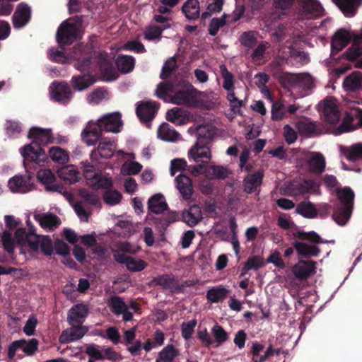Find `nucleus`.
<instances>
[{
	"instance_id": "1",
	"label": "nucleus",
	"mask_w": 362,
	"mask_h": 362,
	"mask_svg": "<svg viewBox=\"0 0 362 362\" xmlns=\"http://www.w3.org/2000/svg\"><path fill=\"white\" fill-rule=\"evenodd\" d=\"M151 219L156 230L163 235L170 224L179 221L194 227L201 221L202 215L199 207L194 205L189 210L183 211L182 214L177 211H169L160 216H153Z\"/></svg>"
},
{
	"instance_id": "2",
	"label": "nucleus",
	"mask_w": 362,
	"mask_h": 362,
	"mask_svg": "<svg viewBox=\"0 0 362 362\" xmlns=\"http://www.w3.org/2000/svg\"><path fill=\"white\" fill-rule=\"evenodd\" d=\"M175 94L171 98V102L178 105L196 107L197 105V95L199 91L188 81L183 78L177 79Z\"/></svg>"
},
{
	"instance_id": "3",
	"label": "nucleus",
	"mask_w": 362,
	"mask_h": 362,
	"mask_svg": "<svg viewBox=\"0 0 362 362\" xmlns=\"http://www.w3.org/2000/svg\"><path fill=\"white\" fill-rule=\"evenodd\" d=\"M20 153L24 158L23 164L26 172L29 173L32 165H39L46 158L45 150L37 141H32L20 148Z\"/></svg>"
},
{
	"instance_id": "4",
	"label": "nucleus",
	"mask_w": 362,
	"mask_h": 362,
	"mask_svg": "<svg viewBox=\"0 0 362 362\" xmlns=\"http://www.w3.org/2000/svg\"><path fill=\"white\" fill-rule=\"evenodd\" d=\"M78 28L75 23H70L68 20L63 21L59 26L56 38L59 45H69L77 39Z\"/></svg>"
},
{
	"instance_id": "5",
	"label": "nucleus",
	"mask_w": 362,
	"mask_h": 362,
	"mask_svg": "<svg viewBox=\"0 0 362 362\" xmlns=\"http://www.w3.org/2000/svg\"><path fill=\"white\" fill-rule=\"evenodd\" d=\"M298 14L306 19H315L324 15V8L315 0H300L298 6Z\"/></svg>"
},
{
	"instance_id": "6",
	"label": "nucleus",
	"mask_w": 362,
	"mask_h": 362,
	"mask_svg": "<svg viewBox=\"0 0 362 362\" xmlns=\"http://www.w3.org/2000/svg\"><path fill=\"white\" fill-rule=\"evenodd\" d=\"M74 58L76 60L75 68L84 71L90 68L93 58L91 49L87 45H79L74 48Z\"/></svg>"
},
{
	"instance_id": "7",
	"label": "nucleus",
	"mask_w": 362,
	"mask_h": 362,
	"mask_svg": "<svg viewBox=\"0 0 362 362\" xmlns=\"http://www.w3.org/2000/svg\"><path fill=\"white\" fill-rule=\"evenodd\" d=\"M320 185L314 180H305L302 182H291L286 187V192L290 196H299L310 192H317Z\"/></svg>"
},
{
	"instance_id": "8",
	"label": "nucleus",
	"mask_w": 362,
	"mask_h": 362,
	"mask_svg": "<svg viewBox=\"0 0 362 362\" xmlns=\"http://www.w3.org/2000/svg\"><path fill=\"white\" fill-rule=\"evenodd\" d=\"M15 238L18 244L28 245L31 251L38 252L41 238L33 230L28 232L24 228H19L15 232Z\"/></svg>"
},
{
	"instance_id": "9",
	"label": "nucleus",
	"mask_w": 362,
	"mask_h": 362,
	"mask_svg": "<svg viewBox=\"0 0 362 362\" xmlns=\"http://www.w3.org/2000/svg\"><path fill=\"white\" fill-rule=\"evenodd\" d=\"M121 117L122 115L119 112H112L103 116L95 123L100 126L102 132L105 131L117 133L120 132V129L123 125Z\"/></svg>"
},
{
	"instance_id": "10",
	"label": "nucleus",
	"mask_w": 362,
	"mask_h": 362,
	"mask_svg": "<svg viewBox=\"0 0 362 362\" xmlns=\"http://www.w3.org/2000/svg\"><path fill=\"white\" fill-rule=\"evenodd\" d=\"M359 127H362V109L357 108L354 112L346 114L337 131L341 134L354 131Z\"/></svg>"
},
{
	"instance_id": "11",
	"label": "nucleus",
	"mask_w": 362,
	"mask_h": 362,
	"mask_svg": "<svg viewBox=\"0 0 362 362\" xmlns=\"http://www.w3.org/2000/svg\"><path fill=\"white\" fill-rule=\"evenodd\" d=\"M50 89L52 98L62 104H67L72 97L71 88L65 81H54Z\"/></svg>"
},
{
	"instance_id": "12",
	"label": "nucleus",
	"mask_w": 362,
	"mask_h": 362,
	"mask_svg": "<svg viewBox=\"0 0 362 362\" xmlns=\"http://www.w3.org/2000/svg\"><path fill=\"white\" fill-rule=\"evenodd\" d=\"M28 175H16L8 181V187L11 192L18 193H26L33 190L35 187L34 183L30 182L32 178L31 173H27Z\"/></svg>"
},
{
	"instance_id": "13",
	"label": "nucleus",
	"mask_w": 362,
	"mask_h": 362,
	"mask_svg": "<svg viewBox=\"0 0 362 362\" xmlns=\"http://www.w3.org/2000/svg\"><path fill=\"white\" fill-rule=\"evenodd\" d=\"M159 103L152 101L141 102L136 109V113L141 122H150L156 116Z\"/></svg>"
},
{
	"instance_id": "14",
	"label": "nucleus",
	"mask_w": 362,
	"mask_h": 362,
	"mask_svg": "<svg viewBox=\"0 0 362 362\" xmlns=\"http://www.w3.org/2000/svg\"><path fill=\"white\" fill-rule=\"evenodd\" d=\"M37 180L45 185V189L50 192L62 193L64 186L60 183H54L56 177L50 169L41 170L37 173Z\"/></svg>"
},
{
	"instance_id": "15",
	"label": "nucleus",
	"mask_w": 362,
	"mask_h": 362,
	"mask_svg": "<svg viewBox=\"0 0 362 362\" xmlns=\"http://www.w3.org/2000/svg\"><path fill=\"white\" fill-rule=\"evenodd\" d=\"M176 188L178 189L183 200H192L194 188L192 180L187 175L180 174L175 179Z\"/></svg>"
},
{
	"instance_id": "16",
	"label": "nucleus",
	"mask_w": 362,
	"mask_h": 362,
	"mask_svg": "<svg viewBox=\"0 0 362 362\" xmlns=\"http://www.w3.org/2000/svg\"><path fill=\"white\" fill-rule=\"evenodd\" d=\"M316 262L313 260H300L292 268L294 276L300 280L307 279L312 274L315 272Z\"/></svg>"
},
{
	"instance_id": "17",
	"label": "nucleus",
	"mask_w": 362,
	"mask_h": 362,
	"mask_svg": "<svg viewBox=\"0 0 362 362\" xmlns=\"http://www.w3.org/2000/svg\"><path fill=\"white\" fill-rule=\"evenodd\" d=\"M305 159L308 168L311 173L320 175L325 170V158L321 153L309 152Z\"/></svg>"
},
{
	"instance_id": "18",
	"label": "nucleus",
	"mask_w": 362,
	"mask_h": 362,
	"mask_svg": "<svg viewBox=\"0 0 362 362\" xmlns=\"http://www.w3.org/2000/svg\"><path fill=\"white\" fill-rule=\"evenodd\" d=\"M196 142L188 151V157L194 161L199 163H207L211 158L210 148L206 144Z\"/></svg>"
},
{
	"instance_id": "19",
	"label": "nucleus",
	"mask_w": 362,
	"mask_h": 362,
	"mask_svg": "<svg viewBox=\"0 0 362 362\" xmlns=\"http://www.w3.org/2000/svg\"><path fill=\"white\" fill-rule=\"evenodd\" d=\"M71 328L64 330L60 336L62 343H69L81 339L88 331L87 327L82 325H70Z\"/></svg>"
},
{
	"instance_id": "20",
	"label": "nucleus",
	"mask_w": 362,
	"mask_h": 362,
	"mask_svg": "<svg viewBox=\"0 0 362 362\" xmlns=\"http://www.w3.org/2000/svg\"><path fill=\"white\" fill-rule=\"evenodd\" d=\"M322 116L325 121L332 125L336 124L339 121L340 112L339 107L332 99L324 100Z\"/></svg>"
},
{
	"instance_id": "21",
	"label": "nucleus",
	"mask_w": 362,
	"mask_h": 362,
	"mask_svg": "<svg viewBox=\"0 0 362 362\" xmlns=\"http://www.w3.org/2000/svg\"><path fill=\"white\" fill-rule=\"evenodd\" d=\"M102 135V131L100 126L92 121L89 122L86 127L81 133L82 140L88 146L95 145L100 141Z\"/></svg>"
},
{
	"instance_id": "22",
	"label": "nucleus",
	"mask_w": 362,
	"mask_h": 362,
	"mask_svg": "<svg viewBox=\"0 0 362 362\" xmlns=\"http://www.w3.org/2000/svg\"><path fill=\"white\" fill-rule=\"evenodd\" d=\"M31 11L30 7L21 3L12 16L13 25L15 28H21L24 27L30 19Z\"/></svg>"
},
{
	"instance_id": "23",
	"label": "nucleus",
	"mask_w": 362,
	"mask_h": 362,
	"mask_svg": "<svg viewBox=\"0 0 362 362\" xmlns=\"http://www.w3.org/2000/svg\"><path fill=\"white\" fill-rule=\"evenodd\" d=\"M98 66L103 76L108 81L116 80L118 73L112 62L107 59V54H100L98 57Z\"/></svg>"
},
{
	"instance_id": "24",
	"label": "nucleus",
	"mask_w": 362,
	"mask_h": 362,
	"mask_svg": "<svg viewBox=\"0 0 362 362\" xmlns=\"http://www.w3.org/2000/svg\"><path fill=\"white\" fill-rule=\"evenodd\" d=\"M151 284L160 286L163 290H168L171 293H176L179 291V282L173 276L170 274H162L153 279Z\"/></svg>"
},
{
	"instance_id": "25",
	"label": "nucleus",
	"mask_w": 362,
	"mask_h": 362,
	"mask_svg": "<svg viewBox=\"0 0 362 362\" xmlns=\"http://www.w3.org/2000/svg\"><path fill=\"white\" fill-rule=\"evenodd\" d=\"M86 305L79 303L74 305L68 313L67 320L69 325H82L88 315Z\"/></svg>"
},
{
	"instance_id": "26",
	"label": "nucleus",
	"mask_w": 362,
	"mask_h": 362,
	"mask_svg": "<svg viewBox=\"0 0 362 362\" xmlns=\"http://www.w3.org/2000/svg\"><path fill=\"white\" fill-rule=\"evenodd\" d=\"M334 4L346 17H353L357 12L362 0H332Z\"/></svg>"
},
{
	"instance_id": "27",
	"label": "nucleus",
	"mask_w": 362,
	"mask_h": 362,
	"mask_svg": "<svg viewBox=\"0 0 362 362\" xmlns=\"http://www.w3.org/2000/svg\"><path fill=\"white\" fill-rule=\"evenodd\" d=\"M28 137L33 139V141H37L40 146H46L52 141L51 130L40 127L30 128L28 132Z\"/></svg>"
},
{
	"instance_id": "28",
	"label": "nucleus",
	"mask_w": 362,
	"mask_h": 362,
	"mask_svg": "<svg viewBox=\"0 0 362 362\" xmlns=\"http://www.w3.org/2000/svg\"><path fill=\"white\" fill-rule=\"evenodd\" d=\"M168 204L165 200V197L161 194H156L153 195L148 201V210L149 212L156 214H164L163 212L168 210ZM160 216V215L158 216Z\"/></svg>"
},
{
	"instance_id": "29",
	"label": "nucleus",
	"mask_w": 362,
	"mask_h": 362,
	"mask_svg": "<svg viewBox=\"0 0 362 362\" xmlns=\"http://www.w3.org/2000/svg\"><path fill=\"white\" fill-rule=\"evenodd\" d=\"M264 174L257 171L247 175L243 180L244 191L247 194L253 193L262 183Z\"/></svg>"
},
{
	"instance_id": "30",
	"label": "nucleus",
	"mask_w": 362,
	"mask_h": 362,
	"mask_svg": "<svg viewBox=\"0 0 362 362\" xmlns=\"http://www.w3.org/2000/svg\"><path fill=\"white\" fill-rule=\"evenodd\" d=\"M292 245L296 250L298 255L303 258L317 257L320 249L316 245H310L300 241H294Z\"/></svg>"
},
{
	"instance_id": "31",
	"label": "nucleus",
	"mask_w": 362,
	"mask_h": 362,
	"mask_svg": "<svg viewBox=\"0 0 362 362\" xmlns=\"http://www.w3.org/2000/svg\"><path fill=\"white\" fill-rule=\"evenodd\" d=\"M351 40L349 33L345 29H339L334 33L332 41V49L337 52L341 51L348 45Z\"/></svg>"
},
{
	"instance_id": "32",
	"label": "nucleus",
	"mask_w": 362,
	"mask_h": 362,
	"mask_svg": "<svg viewBox=\"0 0 362 362\" xmlns=\"http://www.w3.org/2000/svg\"><path fill=\"white\" fill-rule=\"evenodd\" d=\"M94 77L88 74L74 76L71 83L74 90L82 91L95 83Z\"/></svg>"
},
{
	"instance_id": "33",
	"label": "nucleus",
	"mask_w": 362,
	"mask_h": 362,
	"mask_svg": "<svg viewBox=\"0 0 362 362\" xmlns=\"http://www.w3.org/2000/svg\"><path fill=\"white\" fill-rule=\"evenodd\" d=\"M343 87L351 92L358 90L362 87V73L356 71L347 76L343 81Z\"/></svg>"
},
{
	"instance_id": "34",
	"label": "nucleus",
	"mask_w": 362,
	"mask_h": 362,
	"mask_svg": "<svg viewBox=\"0 0 362 362\" xmlns=\"http://www.w3.org/2000/svg\"><path fill=\"white\" fill-rule=\"evenodd\" d=\"M117 70L122 74L132 71L135 66V59L132 56L119 54L115 59Z\"/></svg>"
},
{
	"instance_id": "35",
	"label": "nucleus",
	"mask_w": 362,
	"mask_h": 362,
	"mask_svg": "<svg viewBox=\"0 0 362 362\" xmlns=\"http://www.w3.org/2000/svg\"><path fill=\"white\" fill-rule=\"evenodd\" d=\"M114 142L107 140V139H101L97 148L91 151L90 156L98 152L101 158H110L114 154Z\"/></svg>"
},
{
	"instance_id": "36",
	"label": "nucleus",
	"mask_w": 362,
	"mask_h": 362,
	"mask_svg": "<svg viewBox=\"0 0 362 362\" xmlns=\"http://www.w3.org/2000/svg\"><path fill=\"white\" fill-rule=\"evenodd\" d=\"M57 175L60 179L69 184H73L78 180V172L74 165H66L59 168Z\"/></svg>"
},
{
	"instance_id": "37",
	"label": "nucleus",
	"mask_w": 362,
	"mask_h": 362,
	"mask_svg": "<svg viewBox=\"0 0 362 362\" xmlns=\"http://www.w3.org/2000/svg\"><path fill=\"white\" fill-rule=\"evenodd\" d=\"M336 194L344 207L353 209L355 194L350 187H345L344 188H337L336 189Z\"/></svg>"
},
{
	"instance_id": "38",
	"label": "nucleus",
	"mask_w": 362,
	"mask_h": 362,
	"mask_svg": "<svg viewBox=\"0 0 362 362\" xmlns=\"http://www.w3.org/2000/svg\"><path fill=\"white\" fill-rule=\"evenodd\" d=\"M180 136V134L168 123H163L158 130V136L165 141H175Z\"/></svg>"
},
{
	"instance_id": "39",
	"label": "nucleus",
	"mask_w": 362,
	"mask_h": 362,
	"mask_svg": "<svg viewBox=\"0 0 362 362\" xmlns=\"http://www.w3.org/2000/svg\"><path fill=\"white\" fill-rule=\"evenodd\" d=\"M182 11L189 20H196L199 17V2L198 0H187L182 7Z\"/></svg>"
},
{
	"instance_id": "40",
	"label": "nucleus",
	"mask_w": 362,
	"mask_h": 362,
	"mask_svg": "<svg viewBox=\"0 0 362 362\" xmlns=\"http://www.w3.org/2000/svg\"><path fill=\"white\" fill-rule=\"evenodd\" d=\"M341 151L350 162L362 159V144H357L350 147H341Z\"/></svg>"
},
{
	"instance_id": "41",
	"label": "nucleus",
	"mask_w": 362,
	"mask_h": 362,
	"mask_svg": "<svg viewBox=\"0 0 362 362\" xmlns=\"http://www.w3.org/2000/svg\"><path fill=\"white\" fill-rule=\"evenodd\" d=\"M296 211L306 218H313L317 215L315 206L310 202H301L297 205Z\"/></svg>"
},
{
	"instance_id": "42",
	"label": "nucleus",
	"mask_w": 362,
	"mask_h": 362,
	"mask_svg": "<svg viewBox=\"0 0 362 362\" xmlns=\"http://www.w3.org/2000/svg\"><path fill=\"white\" fill-rule=\"evenodd\" d=\"M177 79L169 82H160L157 86L156 95L165 101L167 100V96L169 93H174L176 90V84Z\"/></svg>"
},
{
	"instance_id": "43",
	"label": "nucleus",
	"mask_w": 362,
	"mask_h": 362,
	"mask_svg": "<svg viewBox=\"0 0 362 362\" xmlns=\"http://www.w3.org/2000/svg\"><path fill=\"white\" fill-rule=\"evenodd\" d=\"M257 35L258 33L257 31H245L240 35L239 41L242 46L249 50L257 45Z\"/></svg>"
},
{
	"instance_id": "44",
	"label": "nucleus",
	"mask_w": 362,
	"mask_h": 362,
	"mask_svg": "<svg viewBox=\"0 0 362 362\" xmlns=\"http://www.w3.org/2000/svg\"><path fill=\"white\" fill-rule=\"evenodd\" d=\"M353 209L344 207L343 206L337 207L333 214L332 218L339 225L344 226L349 220Z\"/></svg>"
},
{
	"instance_id": "45",
	"label": "nucleus",
	"mask_w": 362,
	"mask_h": 362,
	"mask_svg": "<svg viewBox=\"0 0 362 362\" xmlns=\"http://www.w3.org/2000/svg\"><path fill=\"white\" fill-rule=\"evenodd\" d=\"M107 304L111 311L117 316L122 315L128 306L123 299L117 296H111L108 300Z\"/></svg>"
},
{
	"instance_id": "46",
	"label": "nucleus",
	"mask_w": 362,
	"mask_h": 362,
	"mask_svg": "<svg viewBox=\"0 0 362 362\" xmlns=\"http://www.w3.org/2000/svg\"><path fill=\"white\" fill-rule=\"evenodd\" d=\"M39 222L42 228L49 229L57 228L61 224L60 218L51 213L42 214L40 217Z\"/></svg>"
},
{
	"instance_id": "47",
	"label": "nucleus",
	"mask_w": 362,
	"mask_h": 362,
	"mask_svg": "<svg viewBox=\"0 0 362 362\" xmlns=\"http://www.w3.org/2000/svg\"><path fill=\"white\" fill-rule=\"evenodd\" d=\"M294 238L303 241H308L313 244H320L325 243L320 235L315 231L305 232L298 230L293 233Z\"/></svg>"
},
{
	"instance_id": "48",
	"label": "nucleus",
	"mask_w": 362,
	"mask_h": 362,
	"mask_svg": "<svg viewBox=\"0 0 362 362\" xmlns=\"http://www.w3.org/2000/svg\"><path fill=\"white\" fill-rule=\"evenodd\" d=\"M229 291L223 287H213L206 293L207 300L211 303H218L226 298Z\"/></svg>"
},
{
	"instance_id": "49",
	"label": "nucleus",
	"mask_w": 362,
	"mask_h": 362,
	"mask_svg": "<svg viewBox=\"0 0 362 362\" xmlns=\"http://www.w3.org/2000/svg\"><path fill=\"white\" fill-rule=\"evenodd\" d=\"M206 174L211 179L224 180L229 174L228 170L221 165H211L206 169Z\"/></svg>"
},
{
	"instance_id": "50",
	"label": "nucleus",
	"mask_w": 362,
	"mask_h": 362,
	"mask_svg": "<svg viewBox=\"0 0 362 362\" xmlns=\"http://www.w3.org/2000/svg\"><path fill=\"white\" fill-rule=\"evenodd\" d=\"M213 134V130L208 125H199L196 128L197 142L207 144Z\"/></svg>"
},
{
	"instance_id": "51",
	"label": "nucleus",
	"mask_w": 362,
	"mask_h": 362,
	"mask_svg": "<svg viewBox=\"0 0 362 362\" xmlns=\"http://www.w3.org/2000/svg\"><path fill=\"white\" fill-rule=\"evenodd\" d=\"M51 159L60 164H64L69 160V154L67 152L58 146L52 147L49 151Z\"/></svg>"
},
{
	"instance_id": "52",
	"label": "nucleus",
	"mask_w": 362,
	"mask_h": 362,
	"mask_svg": "<svg viewBox=\"0 0 362 362\" xmlns=\"http://www.w3.org/2000/svg\"><path fill=\"white\" fill-rule=\"evenodd\" d=\"M265 265L264 259L260 256H252L248 258L243 268L242 276L247 271L253 269L258 270Z\"/></svg>"
},
{
	"instance_id": "53",
	"label": "nucleus",
	"mask_w": 362,
	"mask_h": 362,
	"mask_svg": "<svg viewBox=\"0 0 362 362\" xmlns=\"http://www.w3.org/2000/svg\"><path fill=\"white\" fill-rule=\"evenodd\" d=\"M228 15L223 13L221 18H213L209 23V34L211 36H216L219 29L227 23L226 18Z\"/></svg>"
},
{
	"instance_id": "54",
	"label": "nucleus",
	"mask_w": 362,
	"mask_h": 362,
	"mask_svg": "<svg viewBox=\"0 0 362 362\" xmlns=\"http://www.w3.org/2000/svg\"><path fill=\"white\" fill-rule=\"evenodd\" d=\"M178 354V351L173 344H168L159 353L157 359L165 362H173Z\"/></svg>"
},
{
	"instance_id": "55",
	"label": "nucleus",
	"mask_w": 362,
	"mask_h": 362,
	"mask_svg": "<svg viewBox=\"0 0 362 362\" xmlns=\"http://www.w3.org/2000/svg\"><path fill=\"white\" fill-rule=\"evenodd\" d=\"M90 184L95 189H105L107 190L110 189L113 185L110 177H103L100 173H98L95 177L90 180Z\"/></svg>"
},
{
	"instance_id": "56",
	"label": "nucleus",
	"mask_w": 362,
	"mask_h": 362,
	"mask_svg": "<svg viewBox=\"0 0 362 362\" xmlns=\"http://www.w3.org/2000/svg\"><path fill=\"white\" fill-rule=\"evenodd\" d=\"M296 127L301 134L308 136L313 134L317 129L315 122L305 120L298 121L296 124Z\"/></svg>"
},
{
	"instance_id": "57",
	"label": "nucleus",
	"mask_w": 362,
	"mask_h": 362,
	"mask_svg": "<svg viewBox=\"0 0 362 362\" xmlns=\"http://www.w3.org/2000/svg\"><path fill=\"white\" fill-rule=\"evenodd\" d=\"M279 81L284 88L298 86V74L284 72L279 75Z\"/></svg>"
},
{
	"instance_id": "58",
	"label": "nucleus",
	"mask_w": 362,
	"mask_h": 362,
	"mask_svg": "<svg viewBox=\"0 0 362 362\" xmlns=\"http://www.w3.org/2000/svg\"><path fill=\"white\" fill-rule=\"evenodd\" d=\"M22 343L21 349L27 355L33 356L38 349V341L35 338H33L28 341L25 339H19Z\"/></svg>"
},
{
	"instance_id": "59",
	"label": "nucleus",
	"mask_w": 362,
	"mask_h": 362,
	"mask_svg": "<svg viewBox=\"0 0 362 362\" xmlns=\"http://www.w3.org/2000/svg\"><path fill=\"white\" fill-rule=\"evenodd\" d=\"M221 76L223 78V88L230 91L234 88L233 75L230 73L225 65L220 66Z\"/></svg>"
},
{
	"instance_id": "60",
	"label": "nucleus",
	"mask_w": 362,
	"mask_h": 362,
	"mask_svg": "<svg viewBox=\"0 0 362 362\" xmlns=\"http://www.w3.org/2000/svg\"><path fill=\"white\" fill-rule=\"evenodd\" d=\"M85 353L90 356V359L95 360H105V357L103 354V350L99 349V346L95 344H86Z\"/></svg>"
},
{
	"instance_id": "61",
	"label": "nucleus",
	"mask_w": 362,
	"mask_h": 362,
	"mask_svg": "<svg viewBox=\"0 0 362 362\" xmlns=\"http://www.w3.org/2000/svg\"><path fill=\"white\" fill-rule=\"evenodd\" d=\"M361 55L362 47L359 46V44H355L354 42V45L349 47L346 51L343 53L342 57L349 62H354Z\"/></svg>"
},
{
	"instance_id": "62",
	"label": "nucleus",
	"mask_w": 362,
	"mask_h": 362,
	"mask_svg": "<svg viewBox=\"0 0 362 362\" xmlns=\"http://www.w3.org/2000/svg\"><path fill=\"white\" fill-rule=\"evenodd\" d=\"M128 259L126 267L132 272H141L147 267V263L141 259H136L130 256Z\"/></svg>"
},
{
	"instance_id": "63",
	"label": "nucleus",
	"mask_w": 362,
	"mask_h": 362,
	"mask_svg": "<svg viewBox=\"0 0 362 362\" xmlns=\"http://www.w3.org/2000/svg\"><path fill=\"white\" fill-rule=\"evenodd\" d=\"M122 198V194L116 189H108L104 192L103 199L110 205L119 204Z\"/></svg>"
},
{
	"instance_id": "64",
	"label": "nucleus",
	"mask_w": 362,
	"mask_h": 362,
	"mask_svg": "<svg viewBox=\"0 0 362 362\" xmlns=\"http://www.w3.org/2000/svg\"><path fill=\"white\" fill-rule=\"evenodd\" d=\"M211 333L214 337L215 341L218 343V345L224 343L228 339V334L218 324L214 325L211 329Z\"/></svg>"
}]
</instances>
